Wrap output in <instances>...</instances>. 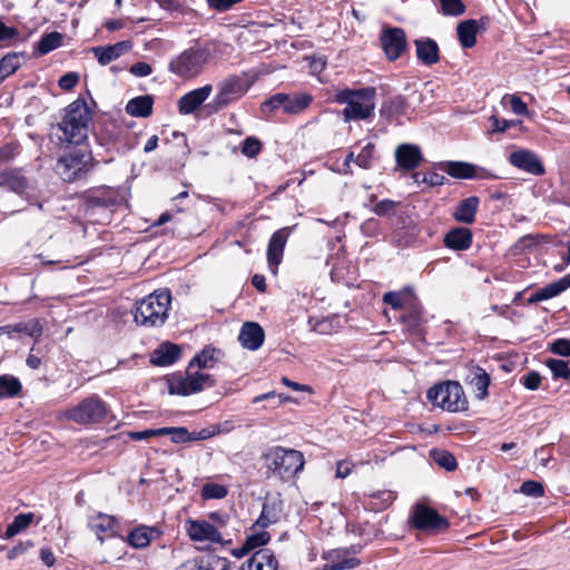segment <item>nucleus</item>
Segmentation results:
<instances>
[{
	"instance_id": "f257e3e1",
	"label": "nucleus",
	"mask_w": 570,
	"mask_h": 570,
	"mask_svg": "<svg viewBox=\"0 0 570 570\" xmlns=\"http://www.w3.org/2000/svg\"><path fill=\"white\" fill-rule=\"evenodd\" d=\"M98 164L88 141L66 142L65 151L57 161L60 175L68 183L86 179Z\"/></svg>"
},
{
	"instance_id": "f03ea898",
	"label": "nucleus",
	"mask_w": 570,
	"mask_h": 570,
	"mask_svg": "<svg viewBox=\"0 0 570 570\" xmlns=\"http://www.w3.org/2000/svg\"><path fill=\"white\" fill-rule=\"evenodd\" d=\"M375 87L343 88L333 96V101L345 105L342 117L345 122L367 120L375 116Z\"/></svg>"
},
{
	"instance_id": "7ed1b4c3",
	"label": "nucleus",
	"mask_w": 570,
	"mask_h": 570,
	"mask_svg": "<svg viewBox=\"0 0 570 570\" xmlns=\"http://www.w3.org/2000/svg\"><path fill=\"white\" fill-rule=\"evenodd\" d=\"M266 473L282 482H289L303 471L304 454L295 449L281 445L268 448L262 455Z\"/></svg>"
},
{
	"instance_id": "20e7f679",
	"label": "nucleus",
	"mask_w": 570,
	"mask_h": 570,
	"mask_svg": "<svg viewBox=\"0 0 570 570\" xmlns=\"http://www.w3.org/2000/svg\"><path fill=\"white\" fill-rule=\"evenodd\" d=\"M92 111L81 96L65 108V115L58 127L62 131V142L88 141V127Z\"/></svg>"
},
{
	"instance_id": "39448f33",
	"label": "nucleus",
	"mask_w": 570,
	"mask_h": 570,
	"mask_svg": "<svg viewBox=\"0 0 570 570\" xmlns=\"http://www.w3.org/2000/svg\"><path fill=\"white\" fill-rule=\"evenodd\" d=\"M171 303L169 289H158L138 301L132 312L134 320L145 327L161 326L168 317Z\"/></svg>"
},
{
	"instance_id": "423d86ee",
	"label": "nucleus",
	"mask_w": 570,
	"mask_h": 570,
	"mask_svg": "<svg viewBox=\"0 0 570 570\" xmlns=\"http://www.w3.org/2000/svg\"><path fill=\"white\" fill-rule=\"evenodd\" d=\"M212 59L209 43L196 45L187 48L169 62V71L181 79H191L198 76Z\"/></svg>"
},
{
	"instance_id": "0eeeda50",
	"label": "nucleus",
	"mask_w": 570,
	"mask_h": 570,
	"mask_svg": "<svg viewBox=\"0 0 570 570\" xmlns=\"http://www.w3.org/2000/svg\"><path fill=\"white\" fill-rule=\"evenodd\" d=\"M426 399L432 405L451 413L464 412L469 409L463 386L458 381L434 384L428 390Z\"/></svg>"
},
{
	"instance_id": "6e6552de",
	"label": "nucleus",
	"mask_w": 570,
	"mask_h": 570,
	"mask_svg": "<svg viewBox=\"0 0 570 570\" xmlns=\"http://www.w3.org/2000/svg\"><path fill=\"white\" fill-rule=\"evenodd\" d=\"M109 406L99 395L92 394L65 412L67 420L82 426H92L106 421Z\"/></svg>"
},
{
	"instance_id": "1a4fd4ad",
	"label": "nucleus",
	"mask_w": 570,
	"mask_h": 570,
	"mask_svg": "<svg viewBox=\"0 0 570 570\" xmlns=\"http://www.w3.org/2000/svg\"><path fill=\"white\" fill-rule=\"evenodd\" d=\"M313 101L314 97L308 92H277L262 102L261 111L266 117L279 109L287 115H299L308 109Z\"/></svg>"
},
{
	"instance_id": "9d476101",
	"label": "nucleus",
	"mask_w": 570,
	"mask_h": 570,
	"mask_svg": "<svg viewBox=\"0 0 570 570\" xmlns=\"http://www.w3.org/2000/svg\"><path fill=\"white\" fill-rule=\"evenodd\" d=\"M167 383L169 394L188 396L199 393L206 387H214L216 380L210 374L191 372L187 367L185 375L181 372L174 373L167 377Z\"/></svg>"
},
{
	"instance_id": "9b49d317",
	"label": "nucleus",
	"mask_w": 570,
	"mask_h": 570,
	"mask_svg": "<svg viewBox=\"0 0 570 570\" xmlns=\"http://www.w3.org/2000/svg\"><path fill=\"white\" fill-rule=\"evenodd\" d=\"M409 525L424 533L440 534L449 530L450 521L434 508L416 503L410 514Z\"/></svg>"
},
{
	"instance_id": "f8f14e48",
	"label": "nucleus",
	"mask_w": 570,
	"mask_h": 570,
	"mask_svg": "<svg viewBox=\"0 0 570 570\" xmlns=\"http://www.w3.org/2000/svg\"><path fill=\"white\" fill-rule=\"evenodd\" d=\"M250 83L242 76H230L218 85V91L206 108L209 114H217L228 105L239 100L249 89Z\"/></svg>"
},
{
	"instance_id": "ddd939ff",
	"label": "nucleus",
	"mask_w": 570,
	"mask_h": 570,
	"mask_svg": "<svg viewBox=\"0 0 570 570\" xmlns=\"http://www.w3.org/2000/svg\"><path fill=\"white\" fill-rule=\"evenodd\" d=\"M434 235L430 225L419 224L410 220L403 226L396 227L391 237L392 243L400 248L416 246L425 243Z\"/></svg>"
},
{
	"instance_id": "4468645a",
	"label": "nucleus",
	"mask_w": 570,
	"mask_h": 570,
	"mask_svg": "<svg viewBox=\"0 0 570 570\" xmlns=\"http://www.w3.org/2000/svg\"><path fill=\"white\" fill-rule=\"evenodd\" d=\"M85 210L88 216L96 215L99 210H107V218H110V213L119 205V195L111 187H99L86 191L85 196Z\"/></svg>"
},
{
	"instance_id": "2eb2a0df",
	"label": "nucleus",
	"mask_w": 570,
	"mask_h": 570,
	"mask_svg": "<svg viewBox=\"0 0 570 570\" xmlns=\"http://www.w3.org/2000/svg\"><path fill=\"white\" fill-rule=\"evenodd\" d=\"M295 228L296 225L282 227L275 230L269 238L266 256L268 267L274 274L277 273V268L283 261L286 243Z\"/></svg>"
},
{
	"instance_id": "dca6fc26",
	"label": "nucleus",
	"mask_w": 570,
	"mask_h": 570,
	"mask_svg": "<svg viewBox=\"0 0 570 570\" xmlns=\"http://www.w3.org/2000/svg\"><path fill=\"white\" fill-rule=\"evenodd\" d=\"M0 188L7 189L20 197H26L31 189L30 180L21 167H4L0 169Z\"/></svg>"
},
{
	"instance_id": "f3484780",
	"label": "nucleus",
	"mask_w": 570,
	"mask_h": 570,
	"mask_svg": "<svg viewBox=\"0 0 570 570\" xmlns=\"http://www.w3.org/2000/svg\"><path fill=\"white\" fill-rule=\"evenodd\" d=\"M380 40L389 61L397 60L407 49L406 35L403 29L397 27L383 30Z\"/></svg>"
},
{
	"instance_id": "a211bd4d",
	"label": "nucleus",
	"mask_w": 570,
	"mask_h": 570,
	"mask_svg": "<svg viewBox=\"0 0 570 570\" xmlns=\"http://www.w3.org/2000/svg\"><path fill=\"white\" fill-rule=\"evenodd\" d=\"M126 135L124 128L114 119L101 121L95 129V138L97 142L109 149H118V145L122 142Z\"/></svg>"
},
{
	"instance_id": "6ab92c4d",
	"label": "nucleus",
	"mask_w": 570,
	"mask_h": 570,
	"mask_svg": "<svg viewBox=\"0 0 570 570\" xmlns=\"http://www.w3.org/2000/svg\"><path fill=\"white\" fill-rule=\"evenodd\" d=\"M443 170L455 179H494V174L485 168L465 161H448L443 166Z\"/></svg>"
},
{
	"instance_id": "aec40b11",
	"label": "nucleus",
	"mask_w": 570,
	"mask_h": 570,
	"mask_svg": "<svg viewBox=\"0 0 570 570\" xmlns=\"http://www.w3.org/2000/svg\"><path fill=\"white\" fill-rule=\"evenodd\" d=\"M424 160L421 148L413 144H401L395 149V161L403 171L415 170Z\"/></svg>"
},
{
	"instance_id": "412c9836",
	"label": "nucleus",
	"mask_w": 570,
	"mask_h": 570,
	"mask_svg": "<svg viewBox=\"0 0 570 570\" xmlns=\"http://www.w3.org/2000/svg\"><path fill=\"white\" fill-rule=\"evenodd\" d=\"M509 161L512 166L532 174L534 176H541L546 173L542 161L538 156L528 149L517 150L510 154Z\"/></svg>"
},
{
	"instance_id": "4be33fe9",
	"label": "nucleus",
	"mask_w": 570,
	"mask_h": 570,
	"mask_svg": "<svg viewBox=\"0 0 570 570\" xmlns=\"http://www.w3.org/2000/svg\"><path fill=\"white\" fill-rule=\"evenodd\" d=\"M284 513V501L279 494L266 498L261 515L256 520V524L262 529L268 528L271 524L277 523Z\"/></svg>"
},
{
	"instance_id": "5701e85b",
	"label": "nucleus",
	"mask_w": 570,
	"mask_h": 570,
	"mask_svg": "<svg viewBox=\"0 0 570 570\" xmlns=\"http://www.w3.org/2000/svg\"><path fill=\"white\" fill-rule=\"evenodd\" d=\"M473 244V233L469 227L456 226L448 230L443 237V245L451 250L464 252Z\"/></svg>"
},
{
	"instance_id": "b1692460",
	"label": "nucleus",
	"mask_w": 570,
	"mask_h": 570,
	"mask_svg": "<svg viewBox=\"0 0 570 570\" xmlns=\"http://www.w3.org/2000/svg\"><path fill=\"white\" fill-rule=\"evenodd\" d=\"M213 91L212 85H205L200 88L194 89L178 100V110L181 115H190L195 112L209 97Z\"/></svg>"
},
{
	"instance_id": "393cba45",
	"label": "nucleus",
	"mask_w": 570,
	"mask_h": 570,
	"mask_svg": "<svg viewBox=\"0 0 570 570\" xmlns=\"http://www.w3.org/2000/svg\"><path fill=\"white\" fill-rule=\"evenodd\" d=\"M326 563L323 570H344L355 569L361 564V560L355 557H348L346 549H333L323 554Z\"/></svg>"
},
{
	"instance_id": "a878e982",
	"label": "nucleus",
	"mask_w": 570,
	"mask_h": 570,
	"mask_svg": "<svg viewBox=\"0 0 570 570\" xmlns=\"http://www.w3.org/2000/svg\"><path fill=\"white\" fill-rule=\"evenodd\" d=\"M118 520L116 517L98 512L88 519V528L97 535L102 543L104 534L114 537L117 533Z\"/></svg>"
},
{
	"instance_id": "bb28decb",
	"label": "nucleus",
	"mask_w": 570,
	"mask_h": 570,
	"mask_svg": "<svg viewBox=\"0 0 570 570\" xmlns=\"http://www.w3.org/2000/svg\"><path fill=\"white\" fill-rule=\"evenodd\" d=\"M163 535V530L156 525H137L127 535V543L135 549H144L150 544L153 540H157Z\"/></svg>"
},
{
	"instance_id": "cd10ccee",
	"label": "nucleus",
	"mask_w": 570,
	"mask_h": 570,
	"mask_svg": "<svg viewBox=\"0 0 570 570\" xmlns=\"http://www.w3.org/2000/svg\"><path fill=\"white\" fill-rule=\"evenodd\" d=\"M264 340L265 332L258 323L246 322L243 324L238 341L244 348L256 351L264 344Z\"/></svg>"
},
{
	"instance_id": "c85d7f7f",
	"label": "nucleus",
	"mask_w": 570,
	"mask_h": 570,
	"mask_svg": "<svg viewBox=\"0 0 570 570\" xmlns=\"http://www.w3.org/2000/svg\"><path fill=\"white\" fill-rule=\"evenodd\" d=\"M187 533L194 541H210L220 543L223 541L222 534L218 529L207 521H189Z\"/></svg>"
},
{
	"instance_id": "c756f323",
	"label": "nucleus",
	"mask_w": 570,
	"mask_h": 570,
	"mask_svg": "<svg viewBox=\"0 0 570 570\" xmlns=\"http://www.w3.org/2000/svg\"><path fill=\"white\" fill-rule=\"evenodd\" d=\"M180 356L181 348L179 345L164 342L151 352L149 362L155 366H169L176 363Z\"/></svg>"
},
{
	"instance_id": "7c9ffc66",
	"label": "nucleus",
	"mask_w": 570,
	"mask_h": 570,
	"mask_svg": "<svg viewBox=\"0 0 570 570\" xmlns=\"http://www.w3.org/2000/svg\"><path fill=\"white\" fill-rule=\"evenodd\" d=\"M278 561L271 549H259L245 561L239 570H277Z\"/></svg>"
},
{
	"instance_id": "2f4dec72",
	"label": "nucleus",
	"mask_w": 570,
	"mask_h": 570,
	"mask_svg": "<svg viewBox=\"0 0 570 570\" xmlns=\"http://www.w3.org/2000/svg\"><path fill=\"white\" fill-rule=\"evenodd\" d=\"M570 287V273L563 277L554 281L535 293L531 294L528 298V304H537L542 301L553 298Z\"/></svg>"
},
{
	"instance_id": "473e14b6",
	"label": "nucleus",
	"mask_w": 570,
	"mask_h": 570,
	"mask_svg": "<svg viewBox=\"0 0 570 570\" xmlns=\"http://www.w3.org/2000/svg\"><path fill=\"white\" fill-rule=\"evenodd\" d=\"M480 205L478 196H470L458 203L452 217L455 222L471 225L475 222L476 213Z\"/></svg>"
},
{
	"instance_id": "72a5a7b5",
	"label": "nucleus",
	"mask_w": 570,
	"mask_h": 570,
	"mask_svg": "<svg viewBox=\"0 0 570 570\" xmlns=\"http://www.w3.org/2000/svg\"><path fill=\"white\" fill-rule=\"evenodd\" d=\"M417 59L425 66H432L440 61V49L435 40L420 38L414 41Z\"/></svg>"
},
{
	"instance_id": "f704fd0d",
	"label": "nucleus",
	"mask_w": 570,
	"mask_h": 570,
	"mask_svg": "<svg viewBox=\"0 0 570 570\" xmlns=\"http://www.w3.org/2000/svg\"><path fill=\"white\" fill-rule=\"evenodd\" d=\"M469 384L474 392L475 399L482 401L489 396V386L491 384L490 374L481 366H473L470 371Z\"/></svg>"
},
{
	"instance_id": "c9c22d12",
	"label": "nucleus",
	"mask_w": 570,
	"mask_h": 570,
	"mask_svg": "<svg viewBox=\"0 0 570 570\" xmlns=\"http://www.w3.org/2000/svg\"><path fill=\"white\" fill-rule=\"evenodd\" d=\"M131 48L130 41H119L105 47H94L91 50L101 66H106L118 59Z\"/></svg>"
},
{
	"instance_id": "e433bc0d",
	"label": "nucleus",
	"mask_w": 570,
	"mask_h": 570,
	"mask_svg": "<svg viewBox=\"0 0 570 570\" xmlns=\"http://www.w3.org/2000/svg\"><path fill=\"white\" fill-rule=\"evenodd\" d=\"M407 109L409 102L406 98L397 95L383 101L380 114L382 118L386 119L387 121H392L400 116H404Z\"/></svg>"
},
{
	"instance_id": "4c0bfd02",
	"label": "nucleus",
	"mask_w": 570,
	"mask_h": 570,
	"mask_svg": "<svg viewBox=\"0 0 570 570\" xmlns=\"http://www.w3.org/2000/svg\"><path fill=\"white\" fill-rule=\"evenodd\" d=\"M222 354L219 348L213 345H206L200 352H198L188 363V368L197 366L198 368H210L218 362L219 355Z\"/></svg>"
},
{
	"instance_id": "58836bf2",
	"label": "nucleus",
	"mask_w": 570,
	"mask_h": 570,
	"mask_svg": "<svg viewBox=\"0 0 570 570\" xmlns=\"http://www.w3.org/2000/svg\"><path fill=\"white\" fill-rule=\"evenodd\" d=\"M153 96H138L127 102L126 112L132 117L147 118L153 114Z\"/></svg>"
},
{
	"instance_id": "ea45409f",
	"label": "nucleus",
	"mask_w": 570,
	"mask_h": 570,
	"mask_svg": "<svg viewBox=\"0 0 570 570\" xmlns=\"http://www.w3.org/2000/svg\"><path fill=\"white\" fill-rule=\"evenodd\" d=\"M476 20L469 19L462 21L456 27L459 41L463 48H472L476 45V35L479 30Z\"/></svg>"
},
{
	"instance_id": "a19ab883",
	"label": "nucleus",
	"mask_w": 570,
	"mask_h": 570,
	"mask_svg": "<svg viewBox=\"0 0 570 570\" xmlns=\"http://www.w3.org/2000/svg\"><path fill=\"white\" fill-rule=\"evenodd\" d=\"M396 492L392 490H379L368 494L367 507L371 511L380 512L390 508L396 500Z\"/></svg>"
},
{
	"instance_id": "79ce46f5",
	"label": "nucleus",
	"mask_w": 570,
	"mask_h": 570,
	"mask_svg": "<svg viewBox=\"0 0 570 570\" xmlns=\"http://www.w3.org/2000/svg\"><path fill=\"white\" fill-rule=\"evenodd\" d=\"M13 333L24 334L38 342L43 334V323L40 318L11 324Z\"/></svg>"
},
{
	"instance_id": "37998d69",
	"label": "nucleus",
	"mask_w": 570,
	"mask_h": 570,
	"mask_svg": "<svg viewBox=\"0 0 570 570\" xmlns=\"http://www.w3.org/2000/svg\"><path fill=\"white\" fill-rule=\"evenodd\" d=\"M21 391L22 385L18 377L10 374L0 375V399L17 397Z\"/></svg>"
},
{
	"instance_id": "c03bdc74",
	"label": "nucleus",
	"mask_w": 570,
	"mask_h": 570,
	"mask_svg": "<svg viewBox=\"0 0 570 570\" xmlns=\"http://www.w3.org/2000/svg\"><path fill=\"white\" fill-rule=\"evenodd\" d=\"M22 55L9 52L0 60V83L9 76L14 73L21 66Z\"/></svg>"
},
{
	"instance_id": "a18cd8bd",
	"label": "nucleus",
	"mask_w": 570,
	"mask_h": 570,
	"mask_svg": "<svg viewBox=\"0 0 570 570\" xmlns=\"http://www.w3.org/2000/svg\"><path fill=\"white\" fill-rule=\"evenodd\" d=\"M35 514L32 512L17 514L12 522L6 529V537L12 538L21 531L28 529L32 523Z\"/></svg>"
},
{
	"instance_id": "49530a36",
	"label": "nucleus",
	"mask_w": 570,
	"mask_h": 570,
	"mask_svg": "<svg viewBox=\"0 0 570 570\" xmlns=\"http://www.w3.org/2000/svg\"><path fill=\"white\" fill-rule=\"evenodd\" d=\"M376 147L374 142H367L356 155L355 165L364 170L372 169L376 159Z\"/></svg>"
},
{
	"instance_id": "de8ad7c7",
	"label": "nucleus",
	"mask_w": 570,
	"mask_h": 570,
	"mask_svg": "<svg viewBox=\"0 0 570 570\" xmlns=\"http://www.w3.org/2000/svg\"><path fill=\"white\" fill-rule=\"evenodd\" d=\"M431 458L441 468L449 472L456 470L458 461L453 453L446 450L433 449L431 451Z\"/></svg>"
},
{
	"instance_id": "09e8293b",
	"label": "nucleus",
	"mask_w": 570,
	"mask_h": 570,
	"mask_svg": "<svg viewBox=\"0 0 570 570\" xmlns=\"http://www.w3.org/2000/svg\"><path fill=\"white\" fill-rule=\"evenodd\" d=\"M546 366L551 371L554 380L570 381V367L569 363L558 358H547L544 361Z\"/></svg>"
},
{
	"instance_id": "8fccbe9b",
	"label": "nucleus",
	"mask_w": 570,
	"mask_h": 570,
	"mask_svg": "<svg viewBox=\"0 0 570 570\" xmlns=\"http://www.w3.org/2000/svg\"><path fill=\"white\" fill-rule=\"evenodd\" d=\"M62 43V35L58 31L46 33L38 42V51L41 55L49 53L50 51L59 48Z\"/></svg>"
},
{
	"instance_id": "3c124183",
	"label": "nucleus",
	"mask_w": 570,
	"mask_h": 570,
	"mask_svg": "<svg viewBox=\"0 0 570 570\" xmlns=\"http://www.w3.org/2000/svg\"><path fill=\"white\" fill-rule=\"evenodd\" d=\"M164 435H169L170 441L176 444L191 442V433L184 426L160 428V436Z\"/></svg>"
},
{
	"instance_id": "603ef678",
	"label": "nucleus",
	"mask_w": 570,
	"mask_h": 570,
	"mask_svg": "<svg viewBox=\"0 0 570 570\" xmlns=\"http://www.w3.org/2000/svg\"><path fill=\"white\" fill-rule=\"evenodd\" d=\"M411 294V289H404L401 292H387L383 295V303L397 311L404 307Z\"/></svg>"
},
{
	"instance_id": "864d4df0",
	"label": "nucleus",
	"mask_w": 570,
	"mask_h": 570,
	"mask_svg": "<svg viewBox=\"0 0 570 570\" xmlns=\"http://www.w3.org/2000/svg\"><path fill=\"white\" fill-rule=\"evenodd\" d=\"M489 120L492 125V128L489 131L490 134H494V132L502 134V132H505L508 129H510L512 127H517V126H519L521 128V130L523 129L522 120H519V119L507 120V119L499 118L497 115H492L489 118Z\"/></svg>"
},
{
	"instance_id": "5fc2aeb1",
	"label": "nucleus",
	"mask_w": 570,
	"mask_h": 570,
	"mask_svg": "<svg viewBox=\"0 0 570 570\" xmlns=\"http://www.w3.org/2000/svg\"><path fill=\"white\" fill-rule=\"evenodd\" d=\"M228 493V490L225 485L218 483H205L202 487V498L204 500L210 499H224Z\"/></svg>"
},
{
	"instance_id": "6e6d98bb",
	"label": "nucleus",
	"mask_w": 570,
	"mask_h": 570,
	"mask_svg": "<svg viewBox=\"0 0 570 570\" xmlns=\"http://www.w3.org/2000/svg\"><path fill=\"white\" fill-rule=\"evenodd\" d=\"M263 150L262 141L253 136H248L242 142V154L248 158H254Z\"/></svg>"
},
{
	"instance_id": "4d7b16f0",
	"label": "nucleus",
	"mask_w": 570,
	"mask_h": 570,
	"mask_svg": "<svg viewBox=\"0 0 570 570\" xmlns=\"http://www.w3.org/2000/svg\"><path fill=\"white\" fill-rule=\"evenodd\" d=\"M21 153V145L18 141L6 142L0 146V164L12 161Z\"/></svg>"
},
{
	"instance_id": "13d9d810",
	"label": "nucleus",
	"mask_w": 570,
	"mask_h": 570,
	"mask_svg": "<svg viewBox=\"0 0 570 570\" xmlns=\"http://www.w3.org/2000/svg\"><path fill=\"white\" fill-rule=\"evenodd\" d=\"M521 493L532 498H541L544 494L543 484L539 481L528 480L520 487Z\"/></svg>"
},
{
	"instance_id": "bf43d9fd",
	"label": "nucleus",
	"mask_w": 570,
	"mask_h": 570,
	"mask_svg": "<svg viewBox=\"0 0 570 570\" xmlns=\"http://www.w3.org/2000/svg\"><path fill=\"white\" fill-rule=\"evenodd\" d=\"M548 350L556 355L568 357L570 356V340L557 338L549 344Z\"/></svg>"
},
{
	"instance_id": "052dcab7",
	"label": "nucleus",
	"mask_w": 570,
	"mask_h": 570,
	"mask_svg": "<svg viewBox=\"0 0 570 570\" xmlns=\"http://www.w3.org/2000/svg\"><path fill=\"white\" fill-rule=\"evenodd\" d=\"M269 540H271L269 533L266 531H262V532L248 535L245 540V544L252 551L256 548H261V547L267 544Z\"/></svg>"
},
{
	"instance_id": "680f3d73",
	"label": "nucleus",
	"mask_w": 570,
	"mask_h": 570,
	"mask_svg": "<svg viewBox=\"0 0 570 570\" xmlns=\"http://www.w3.org/2000/svg\"><path fill=\"white\" fill-rule=\"evenodd\" d=\"M441 8L439 12H441L444 16H453L458 17L465 12V4L464 2H440Z\"/></svg>"
},
{
	"instance_id": "e2e57ef3",
	"label": "nucleus",
	"mask_w": 570,
	"mask_h": 570,
	"mask_svg": "<svg viewBox=\"0 0 570 570\" xmlns=\"http://www.w3.org/2000/svg\"><path fill=\"white\" fill-rule=\"evenodd\" d=\"M304 59L307 61V68L311 75H318L323 72L326 67V59L322 56H307Z\"/></svg>"
},
{
	"instance_id": "0e129e2a",
	"label": "nucleus",
	"mask_w": 570,
	"mask_h": 570,
	"mask_svg": "<svg viewBox=\"0 0 570 570\" xmlns=\"http://www.w3.org/2000/svg\"><path fill=\"white\" fill-rule=\"evenodd\" d=\"M512 111L518 116H529L530 111L527 104L517 95H507Z\"/></svg>"
},
{
	"instance_id": "69168bd1",
	"label": "nucleus",
	"mask_w": 570,
	"mask_h": 570,
	"mask_svg": "<svg viewBox=\"0 0 570 570\" xmlns=\"http://www.w3.org/2000/svg\"><path fill=\"white\" fill-rule=\"evenodd\" d=\"M206 568L208 570H229V561L215 554L205 556Z\"/></svg>"
},
{
	"instance_id": "338daca9",
	"label": "nucleus",
	"mask_w": 570,
	"mask_h": 570,
	"mask_svg": "<svg viewBox=\"0 0 570 570\" xmlns=\"http://www.w3.org/2000/svg\"><path fill=\"white\" fill-rule=\"evenodd\" d=\"M541 380L542 377L538 372L530 371L525 373L520 381L525 389L530 391H535L540 387Z\"/></svg>"
},
{
	"instance_id": "774afa93",
	"label": "nucleus",
	"mask_w": 570,
	"mask_h": 570,
	"mask_svg": "<svg viewBox=\"0 0 570 570\" xmlns=\"http://www.w3.org/2000/svg\"><path fill=\"white\" fill-rule=\"evenodd\" d=\"M397 205H399L397 202L385 198L375 204V206L373 207V212L377 216H386V215L393 213Z\"/></svg>"
}]
</instances>
